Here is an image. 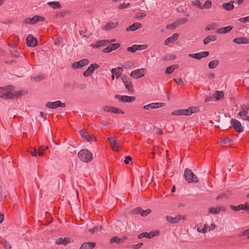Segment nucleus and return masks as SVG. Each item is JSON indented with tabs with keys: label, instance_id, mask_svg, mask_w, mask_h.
<instances>
[{
	"label": "nucleus",
	"instance_id": "obj_1",
	"mask_svg": "<svg viewBox=\"0 0 249 249\" xmlns=\"http://www.w3.org/2000/svg\"><path fill=\"white\" fill-rule=\"evenodd\" d=\"M0 97L4 99H12L16 96L14 88L12 86H8L0 88Z\"/></svg>",
	"mask_w": 249,
	"mask_h": 249
},
{
	"label": "nucleus",
	"instance_id": "obj_2",
	"mask_svg": "<svg viewBox=\"0 0 249 249\" xmlns=\"http://www.w3.org/2000/svg\"><path fill=\"white\" fill-rule=\"evenodd\" d=\"M184 177L188 183L197 182V177L193 174L191 170L186 168L185 169Z\"/></svg>",
	"mask_w": 249,
	"mask_h": 249
},
{
	"label": "nucleus",
	"instance_id": "obj_3",
	"mask_svg": "<svg viewBox=\"0 0 249 249\" xmlns=\"http://www.w3.org/2000/svg\"><path fill=\"white\" fill-rule=\"evenodd\" d=\"M112 149L114 151H118L121 145V142L120 140L115 138L114 137H109L108 138Z\"/></svg>",
	"mask_w": 249,
	"mask_h": 249
},
{
	"label": "nucleus",
	"instance_id": "obj_4",
	"mask_svg": "<svg viewBox=\"0 0 249 249\" xmlns=\"http://www.w3.org/2000/svg\"><path fill=\"white\" fill-rule=\"evenodd\" d=\"M146 73V69L141 68L132 71L130 73V75L134 79H139L144 76Z\"/></svg>",
	"mask_w": 249,
	"mask_h": 249
},
{
	"label": "nucleus",
	"instance_id": "obj_5",
	"mask_svg": "<svg viewBox=\"0 0 249 249\" xmlns=\"http://www.w3.org/2000/svg\"><path fill=\"white\" fill-rule=\"evenodd\" d=\"M45 20L44 17L41 16H35L32 18H27L25 19L24 22L26 24L33 25L37 22L44 21Z\"/></svg>",
	"mask_w": 249,
	"mask_h": 249
},
{
	"label": "nucleus",
	"instance_id": "obj_6",
	"mask_svg": "<svg viewBox=\"0 0 249 249\" xmlns=\"http://www.w3.org/2000/svg\"><path fill=\"white\" fill-rule=\"evenodd\" d=\"M100 67V66L96 63L90 64L88 68L83 72V75L85 77H88L90 76L94 72L95 69H97Z\"/></svg>",
	"mask_w": 249,
	"mask_h": 249
},
{
	"label": "nucleus",
	"instance_id": "obj_7",
	"mask_svg": "<svg viewBox=\"0 0 249 249\" xmlns=\"http://www.w3.org/2000/svg\"><path fill=\"white\" fill-rule=\"evenodd\" d=\"M89 63L88 59H83L72 63L71 67L73 69H81Z\"/></svg>",
	"mask_w": 249,
	"mask_h": 249
},
{
	"label": "nucleus",
	"instance_id": "obj_8",
	"mask_svg": "<svg viewBox=\"0 0 249 249\" xmlns=\"http://www.w3.org/2000/svg\"><path fill=\"white\" fill-rule=\"evenodd\" d=\"M122 80L124 83L125 88L130 91H133V87L131 82L130 81L128 77L125 75H123L122 76Z\"/></svg>",
	"mask_w": 249,
	"mask_h": 249
},
{
	"label": "nucleus",
	"instance_id": "obj_9",
	"mask_svg": "<svg viewBox=\"0 0 249 249\" xmlns=\"http://www.w3.org/2000/svg\"><path fill=\"white\" fill-rule=\"evenodd\" d=\"M115 97L120 102L123 103H132L136 99L134 96H129L127 95H116Z\"/></svg>",
	"mask_w": 249,
	"mask_h": 249
},
{
	"label": "nucleus",
	"instance_id": "obj_10",
	"mask_svg": "<svg viewBox=\"0 0 249 249\" xmlns=\"http://www.w3.org/2000/svg\"><path fill=\"white\" fill-rule=\"evenodd\" d=\"M241 108L242 110L238 113V115L243 120H248L249 117L247 116V114L249 110V107L246 105H244L241 106Z\"/></svg>",
	"mask_w": 249,
	"mask_h": 249
},
{
	"label": "nucleus",
	"instance_id": "obj_11",
	"mask_svg": "<svg viewBox=\"0 0 249 249\" xmlns=\"http://www.w3.org/2000/svg\"><path fill=\"white\" fill-rule=\"evenodd\" d=\"M66 106V104L65 103H62L60 101H56L53 102H49L46 104V107H47L55 109L57 107H65Z\"/></svg>",
	"mask_w": 249,
	"mask_h": 249
},
{
	"label": "nucleus",
	"instance_id": "obj_12",
	"mask_svg": "<svg viewBox=\"0 0 249 249\" xmlns=\"http://www.w3.org/2000/svg\"><path fill=\"white\" fill-rule=\"evenodd\" d=\"M231 124L236 132H241L243 131V128L240 122L238 120L232 119L231 120Z\"/></svg>",
	"mask_w": 249,
	"mask_h": 249
},
{
	"label": "nucleus",
	"instance_id": "obj_13",
	"mask_svg": "<svg viewBox=\"0 0 249 249\" xmlns=\"http://www.w3.org/2000/svg\"><path fill=\"white\" fill-rule=\"evenodd\" d=\"M166 219L167 221L169 222L174 224L177 223L179 222L181 220L185 219V217L184 216H182L181 215H178L175 217H172L171 216H167Z\"/></svg>",
	"mask_w": 249,
	"mask_h": 249
},
{
	"label": "nucleus",
	"instance_id": "obj_14",
	"mask_svg": "<svg viewBox=\"0 0 249 249\" xmlns=\"http://www.w3.org/2000/svg\"><path fill=\"white\" fill-rule=\"evenodd\" d=\"M151 211L150 209H146L143 210L141 208H137L135 209L132 210V214L140 213L142 216H146L151 213Z\"/></svg>",
	"mask_w": 249,
	"mask_h": 249
},
{
	"label": "nucleus",
	"instance_id": "obj_15",
	"mask_svg": "<svg viewBox=\"0 0 249 249\" xmlns=\"http://www.w3.org/2000/svg\"><path fill=\"white\" fill-rule=\"evenodd\" d=\"M72 239L68 237L64 238L60 237L55 240V244L58 245L66 246L68 244L72 242Z\"/></svg>",
	"mask_w": 249,
	"mask_h": 249
},
{
	"label": "nucleus",
	"instance_id": "obj_16",
	"mask_svg": "<svg viewBox=\"0 0 249 249\" xmlns=\"http://www.w3.org/2000/svg\"><path fill=\"white\" fill-rule=\"evenodd\" d=\"M209 54V53L208 52L203 51L196 53H191L189 54V56L192 58L199 60L202 58H205L207 57Z\"/></svg>",
	"mask_w": 249,
	"mask_h": 249
},
{
	"label": "nucleus",
	"instance_id": "obj_17",
	"mask_svg": "<svg viewBox=\"0 0 249 249\" xmlns=\"http://www.w3.org/2000/svg\"><path fill=\"white\" fill-rule=\"evenodd\" d=\"M115 41V39L111 40H101L97 41L95 44L92 45L93 48H99L107 45L108 44Z\"/></svg>",
	"mask_w": 249,
	"mask_h": 249
},
{
	"label": "nucleus",
	"instance_id": "obj_18",
	"mask_svg": "<svg viewBox=\"0 0 249 249\" xmlns=\"http://www.w3.org/2000/svg\"><path fill=\"white\" fill-rule=\"evenodd\" d=\"M165 105L163 103H152L147 105L143 106V108L146 110L159 108Z\"/></svg>",
	"mask_w": 249,
	"mask_h": 249
},
{
	"label": "nucleus",
	"instance_id": "obj_19",
	"mask_svg": "<svg viewBox=\"0 0 249 249\" xmlns=\"http://www.w3.org/2000/svg\"><path fill=\"white\" fill-rule=\"evenodd\" d=\"M104 110L106 112H112L114 114H124V112L121 109L112 107L106 106L104 107Z\"/></svg>",
	"mask_w": 249,
	"mask_h": 249
},
{
	"label": "nucleus",
	"instance_id": "obj_20",
	"mask_svg": "<svg viewBox=\"0 0 249 249\" xmlns=\"http://www.w3.org/2000/svg\"><path fill=\"white\" fill-rule=\"evenodd\" d=\"M80 136L86 139L89 142H92L95 140V138L93 136L89 135L87 131L85 129H82L79 131Z\"/></svg>",
	"mask_w": 249,
	"mask_h": 249
},
{
	"label": "nucleus",
	"instance_id": "obj_21",
	"mask_svg": "<svg viewBox=\"0 0 249 249\" xmlns=\"http://www.w3.org/2000/svg\"><path fill=\"white\" fill-rule=\"evenodd\" d=\"M198 110V108L196 107H191L188 109H183V115L189 116L192 113L197 112Z\"/></svg>",
	"mask_w": 249,
	"mask_h": 249
},
{
	"label": "nucleus",
	"instance_id": "obj_22",
	"mask_svg": "<svg viewBox=\"0 0 249 249\" xmlns=\"http://www.w3.org/2000/svg\"><path fill=\"white\" fill-rule=\"evenodd\" d=\"M120 46L119 43H114L109 45L107 47L103 50V52L104 53H108L111 51L115 50Z\"/></svg>",
	"mask_w": 249,
	"mask_h": 249
},
{
	"label": "nucleus",
	"instance_id": "obj_23",
	"mask_svg": "<svg viewBox=\"0 0 249 249\" xmlns=\"http://www.w3.org/2000/svg\"><path fill=\"white\" fill-rule=\"evenodd\" d=\"M142 24L139 22H135L133 24L129 25L126 29V31H135L141 28Z\"/></svg>",
	"mask_w": 249,
	"mask_h": 249
},
{
	"label": "nucleus",
	"instance_id": "obj_24",
	"mask_svg": "<svg viewBox=\"0 0 249 249\" xmlns=\"http://www.w3.org/2000/svg\"><path fill=\"white\" fill-rule=\"evenodd\" d=\"M179 36V35L178 33H175L172 36H170V37H168L165 39L164 41V45H167L170 43H173L177 40H178Z\"/></svg>",
	"mask_w": 249,
	"mask_h": 249
},
{
	"label": "nucleus",
	"instance_id": "obj_25",
	"mask_svg": "<svg viewBox=\"0 0 249 249\" xmlns=\"http://www.w3.org/2000/svg\"><path fill=\"white\" fill-rule=\"evenodd\" d=\"M197 231L198 232L205 233L209 231L208 226L206 224L203 225L201 223L197 225Z\"/></svg>",
	"mask_w": 249,
	"mask_h": 249
},
{
	"label": "nucleus",
	"instance_id": "obj_26",
	"mask_svg": "<svg viewBox=\"0 0 249 249\" xmlns=\"http://www.w3.org/2000/svg\"><path fill=\"white\" fill-rule=\"evenodd\" d=\"M225 211V209L222 206H218L216 207H212L209 209L208 211L209 213L213 214H217L221 211Z\"/></svg>",
	"mask_w": 249,
	"mask_h": 249
},
{
	"label": "nucleus",
	"instance_id": "obj_27",
	"mask_svg": "<svg viewBox=\"0 0 249 249\" xmlns=\"http://www.w3.org/2000/svg\"><path fill=\"white\" fill-rule=\"evenodd\" d=\"M27 45L28 46L35 47L37 45V42L35 38L31 35H29L26 38Z\"/></svg>",
	"mask_w": 249,
	"mask_h": 249
},
{
	"label": "nucleus",
	"instance_id": "obj_28",
	"mask_svg": "<svg viewBox=\"0 0 249 249\" xmlns=\"http://www.w3.org/2000/svg\"><path fill=\"white\" fill-rule=\"evenodd\" d=\"M233 28L232 26L229 25L224 27H221L216 31V33L219 34H224L229 33Z\"/></svg>",
	"mask_w": 249,
	"mask_h": 249
},
{
	"label": "nucleus",
	"instance_id": "obj_29",
	"mask_svg": "<svg viewBox=\"0 0 249 249\" xmlns=\"http://www.w3.org/2000/svg\"><path fill=\"white\" fill-rule=\"evenodd\" d=\"M160 233L158 230L151 231L150 232H144L145 237L147 239H151L155 236H158Z\"/></svg>",
	"mask_w": 249,
	"mask_h": 249
},
{
	"label": "nucleus",
	"instance_id": "obj_30",
	"mask_svg": "<svg viewBox=\"0 0 249 249\" xmlns=\"http://www.w3.org/2000/svg\"><path fill=\"white\" fill-rule=\"evenodd\" d=\"M95 244L92 242H85L82 244L79 249H92Z\"/></svg>",
	"mask_w": 249,
	"mask_h": 249
},
{
	"label": "nucleus",
	"instance_id": "obj_31",
	"mask_svg": "<svg viewBox=\"0 0 249 249\" xmlns=\"http://www.w3.org/2000/svg\"><path fill=\"white\" fill-rule=\"evenodd\" d=\"M118 25V22L117 21L115 22H109L107 23L105 26V27L103 29L106 30H109L112 29L116 28Z\"/></svg>",
	"mask_w": 249,
	"mask_h": 249
},
{
	"label": "nucleus",
	"instance_id": "obj_32",
	"mask_svg": "<svg viewBox=\"0 0 249 249\" xmlns=\"http://www.w3.org/2000/svg\"><path fill=\"white\" fill-rule=\"evenodd\" d=\"M47 5L53 9H60L61 5L58 1H49L47 2Z\"/></svg>",
	"mask_w": 249,
	"mask_h": 249
},
{
	"label": "nucleus",
	"instance_id": "obj_33",
	"mask_svg": "<svg viewBox=\"0 0 249 249\" xmlns=\"http://www.w3.org/2000/svg\"><path fill=\"white\" fill-rule=\"evenodd\" d=\"M235 1L231 0L229 2L223 3L222 7L227 11L231 10L234 8L233 3Z\"/></svg>",
	"mask_w": 249,
	"mask_h": 249
},
{
	"label": "nucleus",
	"instance_id": "obj_34",
	"mask_svg": "<svg viewBox=\"0 0 249 249\" xmlns=\"http://www.w3.org/2000/svg\"><path fill=\"white\" fill-rule=\"evenodd\" d=\"M111 72L116 75V78H118L123 72V69L121 67L113 68L111 70Z\"/></svg>",
	"mask_w": 249,
	"mask_h": 249
},
{
	"label": "nucleus",
	"instance_id": "obj_35",
	"mask_svg": "<svg viewBox=\"0 0 249 249\" xmlns=\"http://www.w3.org/2000/svg\"><path fill=\"white\" fill-rule=\"evenodd\" d=\"M233 41L237 44H248L249 43L248 39L244 37H237L233 39Z\"/></svg>",
	"mask_w": 249,
	"mask_h": 249
},
{
	"label": "nucleus",
	"instance_id": "obj_36",
	"mask_svg": "<svg viewBox=\"0 0 249 249\" xmlns=\"http://www.w3.org/2000/svg\"><path fill=\"white\" fill-rule=\"evenodd\" d=\"M187 20L188 19L186 18H181L178 19L176 22H175L173 24L171 25V26H172V28H175L178 25H181L186 23Z\"/></svg>",
	"mask_w": 249,
	"mask_h": 249
},
{
	"label": "nucleus",
	"instance_id": "obj_37",
	"mask_svg": "<svg viewBox=\"0 0 249 249\" xmlns=\"http://www.w3.org/2000/svg\"><path fill=\"white\" fill-rule=\"evenodd\" d=\"M216 39V36L213 35H209L206 36L203 40V43L206 45L209 43L211 41H214Z\"/></svg>",
	"mask_w": 249,
	"mask_h": 249
},
{
	"label": "nucleus",
	"instance_id": "obj_38",
	"mask_svg": "<svg viewBox=\"0 0 249 249\" xmlns=\"http://www.w3.org/2000/svg\"><path fill=\"white\" fill-rule=\"evenodd\" d=\"M178 65H172L166 68L165 72L166 74H171L174 71V70L178 69Z\"/></svg>",
	"mask_w": 249,
	"mask_h": 249
},
{
	"label": "nucleus",
	"instance_id": "obj_39",
	"mask_svg": "<svg viewBox=\"0 0 249 249\" xmlns=\"http://www.w3.org/2000/svg\"><path fill=\"white\" fill-rule=\"evenodd\" d=\"M232 142V140L229 138L224 139L220 141V144L223 146H229Z\"/></svg>",
	"mask_w": 249,
	"mask_h": 249
},
{
	"label": "nucleus",
	"instance_id": "obj_40",
	"mask_svg": "<svg viewBox=\"0 0 249 249\" xmlns=\"http://www.w3.org/2000/svg\"><path fill=\"white\" fill-rule=\"evenodd\" d=\"M215 101H218L222 99L224 97V93L223 91H216L214 95Z\"/></svg>",
	"mask_w": 249,
	"mask_h": 249
},
{
	"label": "nucleus",
	"instance_id": "obj_41",
	"mask_svg": "<svg viewBox=\"0 0 249 249\" xmlns=\"http://www.w3.org/2000/svg\"><path fill=\"white\" fill-rule=\"evenodd\" d=\"M219 64V61L216 59L210 61L208 64V67L210 69H214Z\"/></svg>",
	"mask_w": 249,
	"mask_h": 249
},
{
	"label": "nucleus",
	"instance_id": "obj_42",
	"mask_svg": "<svg viewBox=\"0 0 249 249\" xmlns=\"http://www.w3.org/2000/svg\"><path fill=\"white\" fill-rule=\"evenodd\" d=\"M92 154L88 149H82L79 152L77 156H92Z\"/></svg>",
	"mask_w": 249,
	"mask_h": 249
},
{
	"label": "nucleus",
	"instance_id": "obj_43",
	"mask_svg": "<svg viewBox=\"0 0 249 249\" xmlns=\"http://www.w3.org/2000/svg\"><path fill=\"white\" fill-rule=\"evenodd\" d=\"M0 243L6 249H11V246L10 244L6 239L4 238L1 239Z\"/></svg>",
	"mask_w": 249,
	"mask_h": 249
},
{
	"label": "nucleus",
	"instance_id": "obj_44",
	"mask_svg": "<svg viewBox=\"0 0 249 249\" xmlns=\"http://www.w3.org/2000/svg\"><path fill=\"white\" fill-rule=\"evenodd\" d=\"M218 27V25L216 23H213L208 25L206 27V30L210 31L215 30Z\"/></svg>",
	"mask_w": 249,
	"mask_h": 249
},
{
	"label": "nucleus",
	"instance_id": "obj_45",
	"mask_svg": "<svg viewBox=\"0 0 249 249\" xmlns=\"http://www.w3.org/2000/svg\"><path fill=\"white\" fill-rule=\"evenodd\" d=\"M230 208L234 211H239L242 210L243 209V204H240L238 206H234L233 205H231Z\"/></svg>",
	"mask_w": 249,
	"mask_h": 249
},
{
	"label": "nucleus",
	"instance_id": "obj_46",
	"mask_svg": "<svg viewBox=\"0 0 249 249\" xmlns=\"http://www.w3.org/2000/svg\"><path fill=\"white\" fill-rule=\"evenodd\" d=\"M80 160L85 162H89L92 160V157H79Z\"/></svg>",
	"mask_w": 249,
	"mask_h": 249
},
{
	"label": "nucleus",
	"instance_id": "obj_47",
	"mask_svg": "<svg viewBox=\"0 0 249 249\" xmlns=\"http://www.w3.org/2000/svg\"><path fill=\"white\" fill-rule=\"evenodd\" d=\"M193 5L197 7L198 8L203 9L202 5L199 0H195L193 2Z\"/></svg>",
	"mask_w": 249,
	"mask_h": 249
},
{
	"label": "nucleus",
	"instance_id": "obj_48",
	"mask_svg": "<svg viewBox=\"0 0 249 249\" xmlns=\"http://www.w3.org/2000/svg\"><path fill=\"white\" fill-rule=\"evenodd\" d=\"M135 45V47H136L137 51L138 50H142L147 48L148 45L147 44H142V45Z\"/></svg>",
	"mask_w": 249,
	"mask_h": 249
},
{
	"label": "nucleus",
	"instance_id": "obj_49",
	"mask_svg": "<svg viewBox=\"0 0 249 249\" xmlns=\"http://www.w3.org/2000/svg\"><path fill=\"white\" fill-rule=\"evenodd\" d=\"M133 63L130 61H127L124 63L123 67L125 69H128L133 66Z\"/></svg>",
	"mask_w": 249,
	"mask_h": 249
},
{
	"label": "nucleus",
	"instance_id": "obj_50",
	"mask_svg": "<svg viewBox=\"0 0 249 249\" xmlns=\"http://www.w3.org/2000/svg\"><path fill=\"white\" fill-rule=\"evenodd\" d=\"M212 4V3L211 1L210 0H207L205 2L204 5H202L203 9V8L209 9L211 7Z\"/></svg>",
	"mask_w": 249,
	"mask_h": 249
},
{
	"label": "nucleus",
	"instance_id": "obj_51",
	"mask_svg": "<svg viewBox=\"0 0 249 249\" xmlns=\"http://www.w3.org/2000/svg\"><path fill=\"white\" fill-rule=\"evenodd\" d=\"M172 114L176 116L183 115V109L175 110L172 112Z\"/></svg>",
	"mask_w": 249,
	"mask_h": 249
},
{
	"label": "nucleus",
	"instance_id": "obj_52",
	"mask_svg": "<svg viewBox=\"0 0 249 249\" xmlns=\"http://www.w3.org/2000/svg\"><path fill=\"white\" fill-rule=\"evenodd\" d=\"M47 147H44V146H40L39 148L38 151V156H41L44 154H45V153H44V151H45L46 149H47Z\"/></svg>",
	"mask_w": 249,
	"mask_h": 249
},
{
	"label": "nucleus",
	"instance_id": "obj_53",
	"mask_svg": "<svg viewBox=\"0 0 249 249\" xmlns=\"http://www.w3.org/2000/svg\"><path fill=\"white\" fill-rule=\"evenodd\" d=\"M101 228V227H99L98 226H96V227H94L93 228L89 229V232H90L91 233L93 234L94 232L98 231L99 230H100Z\"/></svg>",
	"mask_w": 249,
	"mask_h": 249
},
{
	"label": "nucleus",
	"instance_id": "obj_54",
	"mask_svg": "<svg viewBox=\"0 0 249 249\" xmlns=\"http://www.w3.org/2000/svg\"><path fill=\"white\" fill-rule=\"evenodd\" d=\"M239 21L242 23L249 22V16L245 18H240Z\"/></svg>",
	"mask_w": 249,
	"mask_h": 249
},
{
	"label": "nucleus",
	"instance_id": "obj_55",
	"mask_svg": "<svg viewBox=\"0 0 249 249\" xmlns=\"http://www.w3.org/2000/svg\"><path fill=\"white\" fill-rule=\"evenodd\" d=\"M120 240H121V239L120 238H119L115 236V237H113L111 239L110 243H119L120 242Z\"/></svg>",
	"mask_w": 249,
	"mask_h": 249
},
{
	"label": "nucleus",
	"instance_id": "obj_56",
	"mask_svg": "<svg viewBox=\"0 0 249 249\" xmlns=\"http://www.w3.org/2000/svg\"><path fill=\"white\" fill-rule=\"evenodd\" d=\"M127 51L128 52H130L131 53H134L137 50H136V47H135V45H133L131 47H128L127 48Z\"/></svg>",
	"mask_w": 249,
	"mask_h": 249
},
{
	"label": "nucleus",
	"instance_id": "obj_57",
	"mask_svg": "<svg viewBox=\"0 0 249 249\" xmlns=\"http://www.w3.org/2000/svg\"><path fill=\"white\" fill-rule=\"evenodd\" d=\"M143 244L142 243H139L136 245H133L131 246V248L134 249H139L142 247Z\"/></svg>",
	"mask_w": 249,
	"mask_h": 249
},
{
	"label": "nucleus",
	"instance_id": "obj_58",
	"mask_svg": "<svg viewBox=\"0 0 249 249\" xmlns=\"http://www.w3.org/2000/svg\"><path fill=\"white\" fill-rule=\"evenodd\" d=\"M174 80L178 85H183L184 84L183 80L180 78L174 79Z\"/></svg>",
	"mask_w": 249,
	"mask_h": 249
},
{
	"label": "nucleus",
	"instance_id": "obj_59",
	"mask_svg": "<svg viewBox=\"0 0 249 249\" xmlns=\"http://www.w3.org/2000/svg\"><path fill=\"white\" fill-rule=\"evenodd\" d=\"M128 5H129V3H124L122 4L119 6V8L120 9H123V8H125L127 7Z\"/></svg>",
	"mask_w": 249,
	"mask_h": 249
},
{
	"label": "nucleus",
	"instance_id": "obj_60",
	"mask_svg": "<svg viewBox=\"0 0 249 249\" xmlns=\"http://www.w3.org/2000/svg\"><path fill=\"white\" fill-rule=\"evenodd\" d=\"M131 160H132L131 157H125V160H124V162L125 164H128L129 163V161H131Z\"/></svg>",
	"mask_w": 249,
	"mask_h": 249
},
{
	"label": "nucleus",
	"instance_id": "obj_61",
	"mask_svg": "<svg viewBox=\"0 0 249 249\" xmlns=\"http://www.w3.org/2000/svg\"><path fill=\"white\" fill-rule=\"evenodd\" d=\"M146 16V14L142 13H139L137 15V18H143Z\"/></svg>",
	"mask_w": 249,
	"mask_h": 249
},
{
	"label": "nucleus",
	"instance_id": "obj_62",
	"mask_svg": "<svg viewBox=\"0 0 249 249\" xmlns=\"http://www.w3.org/2000/svg\"><path fill=\"white\" fill-rule=\"evenodd\" d=\"M215 225L214 223H212L210 227H208L209 231L213 230L215 228Z\"/></svg>",
	"mask_w": 249,
	"mask_h": 249
},
{
	"label": "nucleus",
	"instance_id": "obj_63",
	"mask_svg": "<svg viewBox=\"0 0 249 249\" xmlns=\"http://www.w3.org/2000/svg\"><path fill=\"white\" fill-rule=\"evenodd\" d=\"M249 234V229L244 231L242 232V235H247Z\"/></svg>",
	"mask_w": 249,
	"mask_h": 249
},
{
	"label": "nucleus",
	"instance_id": "obj_64",
	"mask_svg": "<svg viewBox=\"0 0 249 249\" xmlns=\"http://www.w3.org/2000/svg\"><path fill=\"white\" fill-rule=\"evenodd\" d=\"M242 210H245V211H248L249 210V206L248 204L246 205H243V209Z\"/></svg>",
	"mask_w": 249,
	"mask_h": 249
}]
</instances>
